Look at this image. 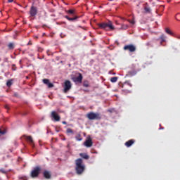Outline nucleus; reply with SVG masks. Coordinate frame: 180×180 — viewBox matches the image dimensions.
<instances>
[{"label": "nucleus", "instance_id": "nucleus-1", "mask_svg": "<svg viewBox=\"0 0 180 180\" xmlns=\"http://www.w3.org/2000/svg\"><path fill=\"white\" fill-rule=\"evenodd\" d=\"M85 171V165L82 158H78L75 160V172L77 175H82Z\"/></svg>", "mask_w": 180, "mask_h": 180}, {"label": "nucleus", "instance_id": "nucleus-2", "mask_svg": "<svg viewBox=\"0 0 180 180\" xmlns=\"http://www.w3.org/2000/svg\"><path fill=\"white\" fill-rule=\"evenodd\" d=\"M100 29H103L104 30H115V27L112 22L106 23V22H101L98 24Z\"/></svg>", "mask_w": 180, "mask_h": 180}, {"label": "nucleus", "instance_id": "nucleus-3", "mask_svg": "<svg viewBox=\"0 0 180 180\" xmlns=\"http://www.w3.org/2000/svg\"><path fill=\"white\" fill-rule=\"evenodd\" d=\"M87 117L89 120H101V119H102V116L99 112L95 113L94 112H89L87 114Z\"/></svg>", "mask_w": 180, "mask_h": 180}, {"label": "nucleus", "instance_id": "nucleus-4", "mask_svg": "<svg viewBox=\"0 0 180 180\" xmlns=\"http://www.w3.org/2000/svg\"><path fill=\"white\" fill-rule=\"evenodd\" d=\"M40 171H41L40 167L37 166L34 167V169L31 172V178H37V176H39L40 174Z\"/></svg>", "mask_w": 180, "mask_h": 180}, {"label": "nucleus", "instance_id": "nucleus-5", "mask_svg": "<svg viewBox=\"0 0 180 180\" xmlns=\"http://www.w3.org/2000/svg\"><path fill=\"white\" fill-rule=\"evenodd\" d=\"M71 86H72L71 82H70V80L65 81L64 84L63 92L65 94H67V92H68V91L71 89Z\"/></svg>", "mask_w": 180, "mask_h": 180}, {"label": "nucleus", "instance_id": "nucleus-6", "mask_svg": "<svg viewBox=\"0 0 180 180\" xmlns=\"http://www.w3.org/2000/svg\"><path fill=\"white\" fill-rule=\"evenodd\" d=\"M124 50H128L130 53H134V51H136V46L133 44L125 45L124 46Z\"/></svg>", "mask_w": 180, "mask_h": 180}, {"label": "nucleus", "instance_id": "nucleus-7", "mask_svg": "<svg viewBox=\"0 0 180 180\" xmlns=\"http://www.w3.org/2000/svg\"><path fill=\"white\" fill-rule=\"evenodd\" d=\"M37 7L34 6H32L30 10V15L32 18H34V16H36V15H37Z\"/></svg>", "mask_w": 180, "mask_h": 180}, {"label": "nucleus", "instance_id": "nucleus-8", "mask_svg": "<svg viewBox=\"0 0 180 180\" xmlns=\"http://www.w3.org/2000/svg\"><path fill=\"white\" fill-rule=\"evenodd\" d=\"M92 144H94V143L92 142V139H91V136L87 137L86 140L84 142V146L87 148L92 147Z\"/></svg>", "mask_w": 180, "mask_h": 180}, {"label": "nucleus", "instance_id": "nucleus-9", "mask_svg": "<svg viewBox=\"0 0 180 180\" xmlns=\"http://www.w3.org/2000/svg\"><path fill=\"white\" fill-rule=\"evenodd\" d=\"M72 80L73 82H78L79 84H81V82H82V74L79 73V76L72 77Z\"/></svg>", "mask_w": 180, "mask_h": 180}, {"label": "nucleus", "instance_id": "nucleus-10", "mask_svg": "<svg viewBox=\"0 0 180 180\" xmlns=\"http://www.w3.org/2000/svg\"><path fill=\"white\" fill-rule=\"evenodd\" d=\"M65 18L69 20V22H75L76 20H78V19H79V16L76 15L75 17L71 18L68 15H65Z\"/></svg>", "mask_w": 180, "mask_h": 180}, {"label": "nucleus", "instance_id": "nucleus-11", "mask_svg": "<svg viewBox=\"0 0 180 180\" xmlns=\"http://www.w3.org/2000/svg\"><path fill=\"white\" fill-rule=\"evenodd\" d=\"M43 82H44V84H45V85H47L48 88H53L54 87V84H53V83L50 82V80L49 79H44Z\"/></svg>", "mask_w": 180, "mask_h": 180}, {"label": "nucleus", "instance_id": "nucleus-12", "mask_svg": "<svg viewBox=\"0 0 180 180\" xmlns=\"http://www.w3.org/2000/svg\"><path fill=\"white\" fill-rule=\"evenodd\" d=\"M51 117L54 119L55 122H60V117L59 115L56 112V111H52Z\"/></svg>", "mask_w": 180, "mask_h": 180}, {"label": "nucleus", "instance_id": "nucleus-13", "mask_svg": "<svg viewBox=\"0 0 180 180\" xmlns=\"http://www.w3.org/2000/svg\"><path fill=\"white\" fill-rule=\"evenodd\" d=\"M24 137H25L26 140H27V141H29L31 147L34 148V142L33 141V139L30 136H24Z\"/></svg>", "mask_w": 180, "mask_h": 180}, {"label": "nucleus", "instance_id": "nucleus-14", "mask_svg": "<svg viewBox=\"0 0 180 180\" xmlns=\"http://www.w3.org/2000/svg\"><path fill=\"white\" fill-rule=\"evenodd\" d=\"M159 40L160 41V44H162V43H165V41H167V36H165L164 34H162Z\"/></svg>", "mask_w": 180, "mask_h": 180}, {"label": "nucleus", "instance_id": "nucleus-15", "mask_svg": "<svg viewBox=\"0 0 180 180\" xmlns=\"http://www.w3.org/2000/svg\"><path fill=\"white\" fill-rule=\"evenodd\" d=\"M43 175L46 178V179H50V178H51V174L47 170H45L44 172Z\"/></svg>", "mask_w": 180, "mask_h": 180}, {"label": "nucleus", "instance_id": "nucleus-16", "mask_svg": "<svg viewBox=\"0 0 180 180\" xmlns=\"http://www.w3.org/2000/svg\"><path fill=\"white\" fill-rule=\"evenodd\" d=\"M136 74L137 72H136L135 70H130L127 72L126 77H134V75H136Z\"/></svg>", "mask_w": 180, "mask_h": 180}, {"label": "nucleus", "instance_id": "nucleus-17", "mask_svg": "<svg viewBox=\"0 0 180 180\" xmlns=\"http://www.w3.org/2000/svg\"><path fill=\"white\" fill-rule=\"evenodd\" d=\"M133 144H134V140H133V139L129 140L128 141H127L125 143L126 147H131V146H133Z\"/></svg>", "mask_w": 180, "mask_h": 180}, {"label": "nucleus", "instance_id": "nucleus-18", "mask_svg": "<svg viewBox=\"0 0 180 180\" xmlns=\"http://www.w3.org/2000/svg\"><path fill=\"white\" fill-rule=\"evenodd\" d=\"M79 156L82 157V158H84V160H89V155L85 153H79Z\"/></svg>", "mask_w": 180, "mask_h": 180}, {"label": "nucleus", "instance_id": "nucleus-19", "mask_svg": "<svg viewBox=\"0 0 180 180\" xmlns=\"http://www.w3.org/2000/svg\"><path fill=\"white\" fill-rule=\"evenodd\" d=\"M8 50H13L15 49V43L13 42H9L8 44Z\"/></svg>", "mask_w": 180, "mask_h": 180}, {"label": "nucleus", "instance_id": "nucleus-20", "mask_svg": "<svg viewBox=\"0 0 180 180\" xmlns=\"http://www.w3.org/2000/svg\"><path fill=\"white\" fill-rule=\"evenodd\" d=\"M12 84H13V80L12 79H11L7 81L6 86H8L9 88V87L12 86Z\"/></svg>", "mask_w": 180, "mask_h": 180}, {"label": "nucleus", "instance_id": "nucleus-21", "mask_svg": "<svg viewBox=\"0 0 180 180\" xmlns=\"http://www.w3.org/2000/svg\"><path fill=\"white\" fill-rule=\"evenodd\" d=\"M165 32L167 34H169L170 36H173L174 35V34L171 32V30H169V28H165Z\"/></svg>", "mask_w": 180, "mask_h": 180}, {"label": "nucleus", "instance_id": "nucleus-22", "mask_svg": "<svg viewBox=\"0 0 180 180\" xmlns=\"http://www.w3.org/2000/svg\"><path fill=\"white\" fill-rule=\"evenodd\" d=\"M83 86H84V88H89V82L88 81H84L83 82Z\"/></svg>", "mask_w": 180, "mask_h": 180}, {"label": "nucleus", "instance_id": "nucleus-23", "mask_svg": "<svg viewBox=\"0 0 180 180\" xmlns=\"http://www.w3.org/2000/svg\"><path fill=\"white\" fill-rule=\"evenodd\" d=\"M75 139L77 141H82V136H81V134H78L77 136H75Z\"/></svg>", "mask_w": 180, "mask_h": 180}, {"label": "nucleus", "instance_id": "nucleus-24", "mask_svg": "<svg viewBox=\"0 0 180 180\" xmlns=\"http://www.w3.org/2000/svg\"><path fill=\"white\" fill-rule=\"evenodd\" d=\"M67 13H69L70 15H74V13H75V11L73 9H70L67 11Z\"/></svg>", "mask_w": 180, "mask_h": 180}, {"label": "nucleus", "instance_id": "nucleus-25", "mask_svg": "<svg viewBox=\"0 0 180 180\" xmlns=\"http://www.w3.org/2000/svg\"><path fill=\"white\" fill-rule=\"evenodd\" d=\"M66 132L68 134H74V131L71 128H68L67 130H66Z\"/></svg>", "mask_w": 180, "mask_h": 180}, {"label": "nucleus", "instance_id": "nucleus-26", "mask_svg": "<svg viewBox=\"0 0 180 180\" xmlns=\"http://www.w3.org/2000/svg\"><path fill=\"white\" fill-rule=\"evenodd\" d=\"M111 82H116L117 81V77H113L110 79Z\"/></svg>", "mask_w": 180, "mask_h": 180}, {"label": "nucleus", "instance_id": "nucleus-27", "mask_svg": "<svg viewBox=\"0 0 180 180\" xmlns=\"http://www.w3.org/2000/svg\"><path fill=\"white\" fill-rule=\"evenodd\" d=\"M0 172H1V174H4L5 175L8 174V172H6L4 169H0Z\"/></svg>", "mask_w": 180, "mask_h": 180}, {"label": "nucleus", "instance_id": "nucleus-28", "mask_svg": "<svg viewBox=\"0 0 180 180\" xmlns=\"http://www.w3.org/2000/svg\"><path fill=\"white\" fill-rule=\"evenodd\" d=\"M0 134H2V135L6 134V131L0 129Z\"/></svg>", "mask_w": 180, "mask_h": 180}, {"label": "nucleus", "instance_id": "nucleus-29", "mask_svg": "<svg viewBox=\"0 0 180 180\" xmlns=\"http://www.w3.org/2000/svg\"><path fill=\"white\" fill-rule=\"evenodd\" d=\"M12 70L13 71H16V65L15 64L12 65Z\"/></svg>", "mask_w": 180, "mask_h": 180}, {"label": "nucleus", "instance_id": "nucleus-30", "mask_svg": "<svg viewBox=\"0 0 180 180\" xmlns=\"http://www.w3.org/2000/svg\"><path fill=\"white\" fill-rule=\"evenodd\" d=\"M122 29L126 30V29H127V27H129V26L127 25H122Z\"/></svg>", "mask_w": 180, "mask_h": 180}, {"label": "nucleus", "instance_id": "nucleus-31", "mask_svg": "<svg viewBox=\"0 0 180 180\" xmlns=\"http://www.w3.org/2000/svg\"><path fill=\"white\" fill-rule=\"evenodd\" d=\"M146 46H148V47H153V44L151 42H147Z\"/></svg>", "mask_w": 180, "mask_h": 180}, {"label": "nucleus", "instance_id": "nucleus-32", "mask_svg": "<svg viewBox=\"0 0 180 180\" xmlns=\"http://www.w3.org/2000/svg\"><path fill=\"white\" fill-rule=\"evenodd\" d=\"M176 20H180V13L176 14Z\"/></svg>", "mask_w": 180, "mask_h": 180}, {"label": "nucleus", "instance_id": "nucleus-33", "mask_svg": "<svg viewBox=\"0 0 180 180\" xmlns=\"http://www.w3.org/2000/svg\"><path fill=\"white\" fill-rule=\"evenodd\" d=\"M174 37H176V39H179L180 40V35L179 34H174L173 35Z\"/></svg>", "mask_w": 180, "mask_h": 180}, {"label": "nucleus", "instance_id": "nucleus-34", "mask_svg": "<svg viewBox=\"0 0 180 180\" xmlns=\"http://www.w3.org/2000/svg\"><path fill=\"white\" fill-rule=\"evenodd\" d=\"M125 84H127L129 86H133V85L130 83V82H126Z\"/></svg>", "mask_w": 180, "mask_h": 180}, {"label": "nucleus", "instance_id": "nucleus-35", "mask_svg": "<svg viewBox=\"0 0 180 180\" xmlns=\"http://www.w3.org/2000/svg\"><path fill=\"white\" fill-rule=\"evenodd\" d=\"M145 11H146V12H150V8L146 7Z\"/></svg>", "mask_w": 180, "mask_h": 180}, {"label": "nucleus", "instance_id": "nucleus-36", "mask_svg": "<svg viewBox=\"0 0 180 180\" xmlns=\"http://www.w3.org/2000/svg\"><path fill=\"white\" fill-rule=\"evenodd\" d=\"M8 58H4V63H8Z\"/></svg>", "mask_w": 180, "mask_h": 180}, {"label": "nucleus", "instance_id": "nucleus-37", "mask_svg": "<svg viewBox=\"0 0 180 180\" xmlns=\"http://www.w3.org/2000/svg\"><path fill=\"white\" fill-rule=\"evenodd\" d=\"M129 23H131V25H134L135 22L134 20H131V21H129Z\"/></svg>", "mask_w": 180, "mask_h": 180}, {"label": "nucleus", "instance_id": "nucleus-38", "mask_svg": "<svg viewBox=\"0 0 180 180\" xmlns=\"http://www.w3.org/2000/svg\"><path fill=\"white\" fill-rule=\"evenodd\" d=\"M14 144L15 146H19V143L17 141H15Z\"/></svg>", "mask_w": 180, "mask_h": 180}, {"label": "nucleus", "instance_id": "nucleus-39", "mask_svg": "<svg viewBox=\"0 0 180 180\" xmlns=\"http://www.w3.org/2000/svg\"><path fill=\"white\" fill-rule=\"evenodd\" d=\"M62 123H63V124H67V122H65V121H63Z\"/></svg>", "mask_w": 180, "mask_h": 180}, {"label": "nucleus", "instance_id": "nucleus-40", "mask_svg": "<svg viewBox=\"0 0 180 180\" xmlns=\"http://www.w3.org/2000/svg\"><path fill=\"white\" fill-rule=\"evenodd\" d=\"M13 1V0H8V2L9 4H11V3H12Z\"/></svg>", "mask_w": 180, "mask_h": 180}, {"label": "nucleus", "instance_id": "nucleus-41", "mask_svg": "<svg viewBox=\"0 0 180 180\" xmlns=\"http://www.w3.org/2000/svg\"><path fill=\"white\" fill-rule=\"evenodd\" d=\"M159 130H164V127L159 128Z\"/></svg>", "mask_w": 180, "mask_h": 180}, {"label": "nucleus", "instance_id": "nucleus-42", "mask_svg": "<svg viewBox=\"0 0 180 180\" xmlns=\"http://www.w3.org/2000/svg\"><path fill=\"white\" fill-rule=\"evenodd\" d=\"M4 63H2V64H1V66H4Z\"/></svg>", "mask_w": 180, "mask_h": 180}, {"label": "nucleus", "instance_id": "nucleus-43", "mask_svg": "<svg viewBox=\"0 0 180 180\" xmlns=\"http://www.w3.org/2000/svg\"><path fill=\"white\" fill-rule=\"evenodd\" d=\"M1 59L0 58V63H1Z\"/></svg>", "mask_w": 180, "mask_h": 180}, {"label": "nucleus", "instance_id": "nucleus-44", "mask_svg": "<svg viewBox=\"0 0 180 180\" xmlns=\"http://www.w3.org/2000/svg\"><path fill=\"white\" fill-rule=\"evenodd\" d=\"M79 27H82L79 26Z\"/></svg>", "mask_w": 180, "mask_h": 180}]
</instances>
